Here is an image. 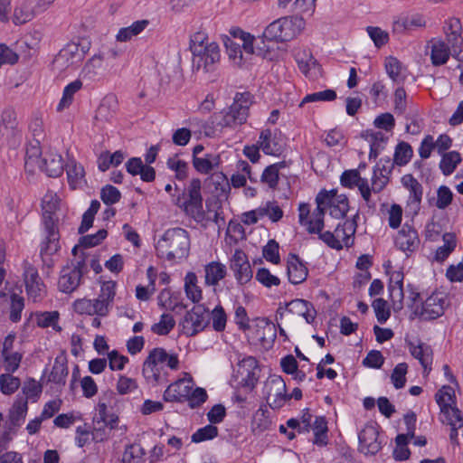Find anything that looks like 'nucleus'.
I'll return each mask as SVG.
<instances>
[{"instance_id": "obj_63", "label": "nucleus", "mask_w": 463, "mask_h": 463, "mask_svg": "<svg viewBox=\"0 0 463 463\" xmlns=\"http://www.w3.org/2000/svg\"><path fill=\"white\" fill-rule=\"evenodd\" d=\"M256 279L267 288L279 286L280 284V279L277 276L272 275L266 268H260L258 269L256 273Z\"/></svg>"}, {"instance_id": "obj_6", "label": "nucleus", "mask_w": 463, "mask_h": 463, "mask_svg": "<svg viewBox=\"0 0 463 463\" xmlns=\"http://www.w3.org/2000/svg\"><path fill=\"white\" fill-rule=\"evenodd\" d=\"M201 190V180L199 178H193L188 187L183 191L176 200V204L197 222L205 220Z\"/></svg>"}, {"instance_id": "obj_46", "label": "nucleus", "mask_w": 463, "mask_h": 463, "mask_svg": "<svg viewBox=\"0 0 463 463\" xmlns=\"http://www.w3.org/2000/svg\"><path fill=\"white\" fill-rule=\"evenodd\" d=\"M359 213H356L351 220L343 222V242L345 247L349 248L354 244V236L357 228V220Z\"/></svg>"}, {"instance_id": "obj_19", "label": "nucleus", "mask_w": 463, "mask_h": 463, "mask_svg": "<svg viewBox=\"0 0 463 463\" xmlns=\"http://www.w3.org/2000/svg\"><path fill=\"white\" fill-rule=\"evenodd\" d=\"M288 281L294 285L304 282L308 276V269L298 254L289 253L287 260Z\"/></svg>"}, {"instance_id": "obj_58", "label": "nucleus", "mask_w": 463, "mask_h": 463, "mask_svg": "<svg viewBox=\"0 0 463 463\" xmlns=\"http://www.w3.org/2000/svg\"><path fill=\"white\" fill-rule=\"evenodd\" d=\"M279 246L275 240H269L262 249L263 257L273 264H279L280 261Z\"/></svg>"}, {"instance_id": "obj_12", "label": "nucleus", "mask_w": 463, "mask_h": 463, "mask_svg": "<svg viewBox=\"0 0 463 463\" xmlns=\"http://www.w3.org/2000/svg\"><path fill=\"white\" fill-rule=\"evenodd\" d=\"M16 113L12 108L5 109L0 119V145L15 146L20 137Z\"/></svg>"}, {"instance_id": "obj_5", "label": "nucleus", "mask_w": 463, "mask_h": 463, "mask_svg": "<svg viewBox=\"0 0 463 463\" xmlns=\"http://www.w3.org/2000/svg\"><path fill=\"white\" fill-rule=\"evenodd\" d=\"M305 27L301 16H284L269 24L263 32V38L269 42H288L298 35Z\"/></svg>"}, {"instance_id": "obj_30", "label": "nucleus", "mask_w": 463, "mask_h": 463, "mask_svg": "<svg viewBox=\"0 0 463 463\" xmlns=\"http://www.w3.org/2000/svg\"><path fill=\"white\" fill-rule=\"evenodd\" d=\"M25 288L29 296L36 298L40 297L44 285L36 269L30 267L24 272Z\"/></svg>"}, {"instance_id": "obj_49", "label": "nucleus", "mask_w": 463, "mask_h": 463, "mask_svg": "<svg viewBox=\"0 0 463 463\" xmlns=\"http://www.w3.org/2000/svg\"><path fill=\"white\" fill-rule=\"evenodd\" d=\"M337 95L335 90L328 89L318 92L310 93L305 96L302 99L299 107L307 102H317V101H333L336 99Z\"/></svg>"}, {"instance_id": "obj_40", "label": "nucleus", "mask_w": 463, "mask_h": 463, "mask_svg": "<svg viewBox=\"0 0 463 463\" xmlns=\"http://www.w3.org/2000/svg\"><path fill=\"white\" fill-rule=\"evenodd\" d=\"M271 424V420L269 416V411L266 409L260 407L253 414L251 421V430L254 434H260L267 430Z\"/></svg>"}, {"instance_id": "obj_51", "label": "nucleus", "mask_w": 463, "mask_h": 463, "mask_svg": "<svg viewBox=\"0 0 463 463\" xmlns=\"http://www.w3.org/2000/svg\"><path fill=\"white\" fill-rule=\"evenodd\" d=\"M365 178H363L357 169L345 170L340 176V183L344 187L354 188L359 186Z\"/></svg>"}, {"instance_id": "obj_11", "label": "nucleus", "mask_w": 463, "mask_h": 463, "mask_svg": "<svg viewBox=\"0 0 463 463\" xmlns=\"http://www.w3.org/2000/svg\"><path fill=\"white\" fill-rule=\"evenodd\" d=\"M86 51L75 43H67L55 56L53 66L60 71L76 69L83 61Z\"/></svg>"}, {"instance_id": "obj_44", "label": "nucleus", "mask_w": 463, "mask_h": 463, "mask_svg": "<svg viewBox=\"0 0 463 463\" xmlns=\"http://www.w3.org/2000/svg\"><path fill=\"white\" fill-rule=\"evenodd\" d=\"M99 208L100 203L98 200H92L89 209L82 215L81 223L78 229L79 234H84L93 225L95 215Z\"/></svg>"}, {"instance_id": "obj_36", "label": "nucleus", "mask_w": 463, "mask_h": 463, "mask_svg": "<svg viewBox=\"0 0 463 463\" xmlns=\"http://www.w3.org/2000/svg\"><path fill=\"white\" fill-rule=\"evenodd\" d=\"M125 156L121 150H118L113 154H110L109 151L102 152L98 159V168L101 172L107 171L110 166H118L124 160Z\"/></svg>"}, {"instance_id": "obj_52", "label": "nucleus", "mask_w": 463, "mask_h": 463, "mask_svg": "<svg viewBox=\"0 0 463 463\" xmlns=\"http://www.w3.org/2000/svg\"><path fill=\"white\" fill-rule=\"evenodd\" d=\"M407 371L408 364L406 363H400L393 368L391 381L395 389H402L405 386Z\"/></svg>"}, {"instance_id": "obj_4", "label": "nucleus", "mask_w": 463, "mask_h": 463, "mask_svg": "<svg viewBox=\"0 0 463 463\" xmlns=\"http://www.w3.org/2000/svg\"><path fill=\"white\" fill-rule=\"evenodd\" d=\"M166 364L171 370H177L179 358L176 354H168L162 347L152 349L143 364L142 373L148 383L156 385L161 381V364Z\"/></svg>"}, {"instance_id": "obj_21", "label": "nucleus", "mask_w": 463, "mask_h": 463, "mask_svg": "<svg viewBox=\"0 0 463 463\" xmlns=\"http://www.w3.org/2000/svg\"><path fill=\"white\" fill-rule=\"evenodd\" d=\"M39 168L44 172L47 176L56 178L60 176L64 170L63 159L60 154L53 151L45 152L40 160Z\"/></svg>"}, {"instance_id": "obj_25", "label": "nucleus", "mask_w": 463, "mask_h": 463, "mask_svg": "<svg viewBox=\"0 0 463 463\" xmlns=\"http://www.w3.org/2000/svg\"><path fill=\"white\" fill-rule=\"evenodd\" d=\"M118 109V99L114 94L105 96L99 106L95 118L100 121H109Z\"/></svg>"}, {"instance_id": "obj_43", "label": "nucleus", "mask_w": 463, "mask_h": 463, "mask_svg": "<svg viewBox=\"0 0 463 463\" xmlns=\"http://www.w3.org/2000/svg\"><path fill=\"white\" fill-rule=\"evenodd\" d=\"M413 156L411 146L405 142L401 141L397 144L393 155L394 163L399 166L407 165Z\"/></svg>"}, {"instance_id": "obj_45", "label": "nucleus", "mask_w": 463, "mask_h": 463, "mask_svg": "<svg viewBox=\"0 0 463 463\" xmlns=\"http://www.w3.org/2000/svg\"><path fill=\"white\" fill-rule=\"evenodd\" d=\"M461 161V156L458 152L451 151L442 155V158L439 163V168L445 175H451L457 165Z\"/></svg>"}, {"instance_id": "obj_23", "label": "nucleus", "mask_w": 463, "mask_h": 463, "mask_svg": "<svg viewBox=\"0 0 463 463\" xmlns=\"http://www.w3.org/2000/svg\"><path fill=\"white\" fill-rule=\"evenodd\" d=\"M28 411L27 398L18 395L12 408L9 411V426L8 429L20 427L24 420Z\"/></svg>"}, {"instance_id": "obj_62", "label": "nucleus", "mask_w": 463, "mask_h": 463, "mask_svg": "<svg viewBox=\"0 0 463 463\" xmlns=\"http://www.w3.org/2000/svg\"><path fill=\"white\" fill-rule=\"evenodd\" d=\"M208 398L207 392L203 388L196 387L189 393L186 401L188 402L189 407L192 409L200 407Z\"/></svg>"}, {"instance_id": "obj_10", "label": "nucleus", "mask_w": 463, "mask_h": 463, "mask_svg": "<svg viewBox=\"0 0 463 463\" xmlns=\"http://www.w3.org/2000/svg\"><path fill=\"white\" fill-rule=\"evenodd\" d=\"M445 299L441 293H433L416 307L410 306L411 310L410 318L419 317L421 320H432L444 313Z\"/></svg>"}, {"instance_id": "obj_22", "label": "nucleus", "mask_w": 463, "mask_h": 463, "mask_svg": "<svg viewBox=\"0 0 463 463\" xmlns=\"http://www.w3.org/2000/svg\"><path fill=\"white\" fill-rule=\"evenodd\" d=\"M192 391V385L184 379L171 383L164 392L163 399L167 402H184Z\"/></svg>"}, {"instance_id": "obj_15", "label": "nucleus", "mask_w": 463, "mask_h": 463, "mask_svg": "<svg viewBox=\"0 0 463 463\" xmlns=\"http://www.w3.org/2000/svg\"><path fill=\"white\" fill-rule=\"evenodd\" d=\"M378 436L379 431L377 424L372 422L366 423L358 435L360 451L366 455H375L378 453L382 449Z\"/></svg>"}, {"instance_id": "obj_28", "label": "nucleus", "mask_w": 463, "mask_h": 463, "mask_svg": "<svg viewBox=\"0 0 463 463\" xmlns=\"http://www.w3.org/2000/svg\"><path fill=\"white\" fill-rule=\"evenodd\" d=\"M409 348L411 354L419 360L424 371H430L433 359L432 348L424 343H420L418 345L409 343Z\"/></svg>"}, {"instance_id": "obj_53", "label": "nucleus", "mask_w": 463, "mask_h": 463, "mask_svg": "<svg viewBox=\"0 0 463 463\" xmlns=\"http://www.w3.org/2000/svg\"><path fill=\"white\" fill-rule=\"evenodd\" d=\"M197 277L194 272H188L184 279V290L187 298L194 303H198L202 298V290H196L195 293L192 292L194 287H196Z\"/></svg>"}, {"instance_id": "obj_61", "label": "nucleus", "mask_w": 463, "mask_h": 463, "mask_svg": "<svg viewBox=\"0 0 463 463\" xmlns=\"http://www.w3.org/2000/svg\"><path fill=\"white\" fill-rule=\"evenodd\" d=\"M167 167L175 172V178L184 180L188 176V164L183 160L169 158L166 162Z\"/></svg>"}, {"instance_id": "obj_59", "label": "nucleus", "mask_w": 463, "mask_h": 463, "mask_svg": "<svg viewBox=\"0 0 463 463\" xmlns=\"http://www.w3.org/2000/svg\"><path fill=\"white\" fill-rule=\"evenodd\" d=\"M121 194L119 190L111 184L105 185L100 191V199L107 205L119 202Z\"/></svg>"}, {"instance_id": "obj_54", "label": "nucleus", "mask_w": 463, "mask_h": 463, "mask_svg": "<svg viewBox=\"0 0 463 463\" xmlns=\"http://www.w3.org/2000/svg\"><path fill=\"white\" fill-rule=\"evenodd\" d=\"M22 392L24 397L30 398L35 402L43 392V386L33 378H28L24 383Z\"/></svg>"}, {"instance_id": "obj_42", "label": "nucleus", "mask_w": 463, "mask_h": 463, "mask_svg": "<svg viewBox=\"0 0 463 463\" xmlns=\"http://www.w3.org/2000/svg\"><path fill=\"white\" fill-rule=\"evenodd\" d=\"M222 40L230 60H232L234 63L240 65L243 59L241 43L234 41V39H232L228 35H222Z\"/></svg>"}, {"instance_id": "obj_41", "label": "nucleus", "mask_w": 463, "mask_h": 463, "mask_svg": "<svg viewBox=\"0 0 463 463\" xmlns=\"http://www.w3.org/2000/svg\"><path fill=\"white\" fill-rule=\"evenodd\" d=\"M145 449L140 444L133 443L125 447L122 455V463H144Z\"/></svg>"}, {"instance_id": "obj_3", "label": "nucleus", "mask_w": 463, "mask_h": 463, "mask_svg": "<svg viewBox=\"0 0 463 463\" xmlns=\"http://www.w3.org/2000/svg\"><path fill=\"white\" fill-rule=\"evenodd\" d=\"M156 249L159 257L170 261L186 257L190 250L189 233L179 227L168 229L157 241Z\"/></svg>"}, {"instance_id": "obj_60", "label": "nucleus", "mask_w": 463, "mask_h": 463, "mask_svg": "<svg viewBox=\"0 0 463 463\" xmlns=\"http://www.w3.org/2000/svg\"><path fill=\"white\" fill-rule=\"evenodd\" d=\"M213 327L216 332H222L225 329L227 316L221 305H217L212 312Z\"/></svg>"}, {"instance_id": "obj_50", "label": "nucleus", "mask_w": 463, "mask_h": 463, "mask_svg": "<svg viewBox=\"0 0 463 463\" xmlns=\"http://www.w3.org/2000/svg\"><path fill=\"white\" fill-rule=\"evenodd\" d=\"M20 379L10 373L0 376V390L5 395L14 393L20 386Z\"/></svg>"}, {"instance_id": "obj_1", "label": "nucleus", "mask_w": 463, "mask_h": 463, "mask_svg": "<svg viewBox=\"0 0 463 463\" xmlns=\"http://www.w3.org/2000/svg\"><path fill=\"white\" fill-rule=\"evenodd\" d=\"M462 31L463 26L460 19L452 17L444 25L447 43L441 40H430V60L434 66L445 64L449 55L461 61L459 55L463 43Z\"/></svg>"}, {"instance_id": "obj_39", "label": "nucleus", "mask_w": 463, "mask_h": 463, "mask_svg": "<svg viewBox=\"0 0 463 463\" xmlns=\"http://www.w3.org/2000/svg\"><path fill=\"white\" fill-rule=\"evenodd\" d=\"M230 37L232 39H234V41H237L239 43H241V46L243 51L248 54L255 53L254 48H253V42L254 37L244 31H242L239 27H234L230 29Z\"/></svg>"}, {"instance_id": "obj_38", "label": "nucleus", "mask_w": 463, "mask_h": 463, "mask_svg": "<svg viewBox=\"0 0 463 463\" xmlns=\"http://www.w3.org/2000/svg\"><path fill=\"white\" fill-rule=\"evenodd\" d=\"M148 24L149 21L146 19L136 21L128 27L120 28L116 39L118 42H128L131 40L133 36H137L143 32Z\"/></svg>"}, {"instance_id": "obj_14", "label": "nucleus", "mask_w": 463, "mask_h": 463, "mask_svg": "<svg viewBox=\"0 0 463 463\" xmlns=\"http://www.w3.org/2000/svg\"><path fill=\"white\" fill-rule=\"evenodd\" d=\"M239 366L238 375L241 377L239 384L246 388L248 392L253 391L259 381L260 372L257 359L249 356L244 358Z\"/></svg>"}, {"instance_id": "obj_13", "label": "nucleus", "mask_w": 463, "mask_h": 463, "mask_svg": "<svg viewBox=\"0 0 463 463\" xmlns=\"http://www.w3.org/2000/svg\"><path fill=\"white\" fill-rule=\"evenodd\" d=\"M208 309L203 305L194 306L190 311H187L183 322L184 332L190 336L197 335L203 331L209 324Z\"/></svg>"}, {"instance_id": "obj_32", "label": "nucleus", "mask_w": 463, "mask_h": 463, "mask_svg": "<svg viewBox=\"0 0 463 463\" xmlns=\"http://www.w3.org/2000/svg\"><path fill=\"white\" fill-rule=\"evenodd\" d=\"M66 173L68 177V183L71 189L75 190L80 187L82 182H86L85 171L80 164H78L75 160H70L66 165Z\"/></svg>"}, {"instance_id": "obj_55", "label": "nucleus", "mask_w": 463, "mask_h": 463, "mask_svg": "<svg viewBox=\"0 0 463 463\" xmlns=\"http://www.w3.org/2000/svg\"><path fill=\"white\" fill-rule=\"evenodd\" d=\"M24 307V298L16 293L11 295V307L9 318L16 323L21 320L22 311Z\"/></svg>"}, {"instance_id": "obj_57", "label": "nucleus", "mask_w": 463, "mask_h": 463, "mask_svg": "<svg viewBox=\"0 0 463 463\" xmlns=\"http://www.w3.org/2000/svg\"><path fill=\"white\" fill-rule=\"evenodd\" d=\"M108 236L105 229L99 230L95 234L84 235L80 238V245L84 249L95 247L101 243Z\"/></svg>"}, {"instance_id": "obj_24", "label": "nucleus", "mask_w": 463, "mask_h": 463, "mask_svg": "<svg viewBox=\"0 0 463 463\" xmlns=\"http://www.w3.org/2000/svg\"><path fill=\"white\" fill-rule=\"evenodd\" d=\"M82 278L76 271H71L70 267H63L58 281L60 291L70 294L74 292L80 285Z\"/></svg>"}, {"instance_id": "obj_64", "label": "nucleus", "mask_w": 463, "mask_h": 463, "mask_svg": "<svg viewBox=\"0 0 463 463\" xmlns=\"http://www.w3.org/2000/svg\"><path fill=\"white\" fill-rule=\"evenodd\" d=\"M279 180V174L275 169V166L270 165L264 169L260 176V182L267 184L268 186L273 190L277 188Z\"/></svg>"}, {"instance_id": "obj_33", "label": "nucleus", "mask_w": 463, "mask_h": 463, "mask_svg": "<svg viewBox=\"0 0 463 463\" xmlns=\"http://www.w3.org/2000/svg\"><path fill=\"white\" fill-rule=\"evenodd\" d=\"M207 124L211 125L213 128H231L234 125H239L237 116L232 113L229 109L228 111H221L213 113L208 119Z\"/></svg>"}, {"instance_id": "obj_31", "label": "nucleus", "mask_w": 463, "mask_h": 463, "mask_svg": "<svg viewBox=\"0 0 463 463\" xmlns=\"http://www.w3.org/2000/svg\"><path fill=\"white\" fill-rule=\"evenodd\" d=\"M193 165L200 174L207 175L220 164V156L214 154H205L203 157L193 156Z\"/></svg>"}, {"instance_id": "obj_29", "label": "nucleus", "mask_w": 463, "mask_h": 463, "mask_svg": "<svg viewBox=\"0 0 463 463\" xmlns=\"http://www.w3.org/2000/svg\"><path fill=\"white\" fill-rule=\"evenodd\" d=\"M443 245L436 249L432 261L443 262L455 250L457 246L456 235L451 232L442 234Z\"/></svg>"}, {"instance_id": "obj_2", "label": "nucleus", "mask_w": 463, "mask_h": 463, "mask_svg": "<svg viewBox=\"0 0 463 463\" xmlns=\"http://www.w3.org/2000/svg\"><path fill=\"white\" fill-rule=\"evenodd\" d=\"M435 400L444 416L443 423L450 426L449 439L451 443L459 446L458 430L463 427L461 411L456 406L454 389L449 385H443L435 394Z\"/></svg>"}, {"instance_id": "obj_26", "label": "nucleus", "mask_w": 463, "mask_h": 463, "mask_svg": "<svg viewBox=\"0 0 463 463\" xmlns=\"http://www.w3.org/2000/svg\"><path fill=\"white\" fill-rule=\"evenodd\" d=\"M67 358L64 355H59L55 358L53 366L49 374L48 381L59 386H64L69 373L67 366Z\"/></svg>"}, {"instance_id": "obj_20", "label": "nucleus", "mask_w": 463, "mask_h": 463, "mask_svg": "<svg viewBox=\"0 0 463 463\" xmlns=\"http://www.w3.org/2000/svg\"><path fill=\"white\" fill-rule=\"evenodd\" d=\"M253 99L254 96L249 91L236 93L233 103L229 109L232 110V113L237 116L239 125L246 123L250 107L254 102Z\"/></svg>"}, {"instance_id": "obj_8", "label": "nucleus", "mask_w": 463, "mask_h": 463, "mask_svg": "<svg viewBox=\"0 0 463 463\" xmlns=\"http://www.w3.org/2000/svg\"><path fill=\"white\" fill-rule=\"evenodd\" d=\"M265 388L266 399L271 409L281 408L284 403L291 398L297 401L302 399V391L298 387L294 388L290 394H287L286 383L280 376L269 381Z\"/></svg>"}, {"instance_id": "obj_48", "label": "nucleus", "mask_w": 463, "mask_h": 463, "mask_svg": "<svg viewBox=\"0 0 463 463\" xmlns=\"http://www.w3.org/2000/svg\"><path fill=\"white\" fill-rule=\"evenodd\" d=\"M218 428L213 424L198 429L191 437L192 442L200 443L210 440L218 436Z\"/></svg>"}, {"instance_id": "obj_37", "label": "nucleus", "mask_w": 463, "mask_h": 463, "mask_svg": "<svg viewBox=\"0 0 463 463\" xmlns=\"http://www.w3.org/2000/svg\"><path fill=\"white\" fill-rule=\"evenodd\" d=\"M82 86L83 83L79 79L69 83L63 90L62 97L57 106V110L62 111L69 108L74 99V95L82 89Z\"/></svg>"}, {"instance_id": "obj_9", "label": "nucleus", "mask_w": 463, "mask_h": 463, "mask_svg": "<svg viewBox=\"0 0 463 463\" xmlns=\"http://www.w3.org/2000/svg\"><path fill=\"white\" fill-rule=\"evenodd\" d=\"M192 54L193 71H214L221 59L220 48L215 42H212L200 49H195V52Z\"/></svg>"}, {"instance_id": "obj_18", "label": "nucleus", "mask_w": 463, "mask_h": 463, "mask_svg": "<svg viewBox=\"0 0 463 463\" xmlns=\"http://www.w3.org/2000/svg\"><path fill=\"white\" fill-rule=\"evenodd\" d=\"M420 244L417 231L411 225L403 224L395 238L396 247L403 252H414Z\"/></svg>"}, {"instance_id": "obj_47", "label": "nucleus", "mask_w": 463, "mask_h": 463, "mask_svg": "<svg viewBox=\"0 0 463 463\" xmlns=\"http://www.w3.org/2000/svg\"><path fill=\"white\" fill-rule=\"evenodd\" d=\"M175 326L174 317L167 313L161 316L160 321L151 326V331L158 335H166Z\"/></svg>"}, {"instance_id": "obj_27", "label": "nucleus", "mask_w": 463, "mask_h": 463, "mask_svg": "<svg viewBox=\"0 0 463 463\" xmlns=\"http://www.w3.org/2000/svg\"><path fill=\"white\" fill-rule=\"evenodd\" d=\"M402 185L410 191L409 203L419 209L422 198L423 188L412 175L407 174L402 177Z\"/></svg>"}, {"instance_id": "obj_16", "label": "nucleus", "mask_w": 463, "mask_h": 463, "mask_svg": "<svg viewBox=\"0 0 463 463\" xmlns=\"http://www.w3.org/2000/svg\"><path fill=\"white\" fill-rule=\"evenodd\" d=\"M230 268L234 272L235 279L240 285L247 284L253 277L248 256L241 249L234 250Z\"/></svg>"}, {"instance_id": "obj_35", "label": "nucleus", "mask_w": 463, "mask_h": 463, "mask_svg": "<svg viewBox=\"0 0 463 463\" xmlns=\"http://www.w3.org/2000/svg\"><path fill=\"white\" fill-rule=\"evenodd\" d=\"M36 14L33 2L31 0H24L14 8L13 22L18 24H24L31 21Z\"/></svg>"}, {"instance_id": "obj_34", "label": "nucleus", "mask_w": 463, "mask_h": 463, "mask_svg": "<svg viewBox=\"0 0 463 463\" xmlns=\"http://www.w3.org/2000/svg\"><path fill=\"white\" fill-rule=\"evenodd\" d=\"M205 284L208 286H215L227 274L225 265L218 261H212L205 266Z\"/></svg>"}, {"instance_id": "obj_7", "label": "nucleus", "mask_w": 463, "mask_h": 463, "mask_svg": "<svg viewBox=\"0 0 463 463\" xmlns=\"http://www.w3.org/2000/svg\"><path fill=\"white\" fill-rule=\"evenodd\" d=\"M54 213L45 210L43 213V224L45 237L41 244L40 255L45 266L52 268L54 255L61 248L60 232L57 227V221L53 218Z\"/></svg>"}, {"instance_id": "obj_17", "label": "nucleus", "mask_w": 463, "mask_h": 463, "mask_svg": "<svg viewBox=\"0 0 463 463\" xmlns=\"http://www.w3.org/2000/svg\"><path fill=\"white\" fill-rule=\"evenodd\" d=\"M258 143L264 154L270 156H279L285 146L284 136L279 129L262 130Z\"/></svg>"}, {"instance_id": "obj_56", "label": "nucleus", "mask_w": 463, "mask_h": 463, "mask_svg": "<svg viewBox=\"0 0 463 463\" xmlns=\"http://www.w3.org/2000/svg\"><path fill=\"white\" fill-rule=\"evenodd\" d=\"M372 307L380 324H383L389 319L391 316V310L388 307V303L386 300L382 298H376L373 301Z\"/></svg>"}]
</instances>
